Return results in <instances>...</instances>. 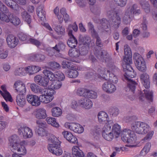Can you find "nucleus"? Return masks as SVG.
Masks as SVG:
<instances>
[{"mask_svg": "<svg viewBox=\"0 0 157 157\" xmlns=\"http://www.w3.org/2000/svg\"><path fill=\"white\" fill-rule=\"evenodd\" d=\"M132 129L137 133L147 135L142 139L144 141H149L152 138L154 132L151 130L150 126L147 123L140 121L134 122L131 125Z\"/></svg>", "mask_w": 157, "mask_h": 157, "instance_id": "nucleus-2", "label": "nucleus"}, {"mask_svg": "<svg viewBox=\"0 0 157 157\" xmlns=\"http://www.w3.org/2000/svg\"><path fill=\"white\" fill-rule=\"evenodd\" d=\"M14 87L17 91L21 94H24L26 92L25 85L21 81H18L15 82L14 85Z\"/></svg>", "mask_w": 157, "mask_h": 157, "instance_id": "nucleus-17", "label": "nucleus"}, {"mask_svg": "<svg viewBox=\"0 0 157 157\" xmlns=\"http://www.w3.org/2000/svg\"><path fill=\"white\" fill-rule=\"evenodd\" d=\"M34 116L39 119H44L47 117L46 110L44 108H39L36 110Z\"/></svg>", "mask_w": 157, "mask_h": 157, "instance_id": "nucleus-21", "label": "nucleus"}, {"mask_svg": "<svg viewBox=\"0 0 157 157\" xmlns=\"http://www.w3.org/2000/svg\"><path fill=\"white\" fill-rule=\"evenodd\" d=\"M23 20L26 22L28 24H30L31 21L30 16L26 11H24L21 13Z\"/></svg>", "mask_w": 157, "mask_h": 157, "instance_id": "nucleus-51", "label": "nucleus"}, {"mask_svg": "<svg viewBox=\"0 0 157 157\" xmlns=\"http://www.w3.org/2000/svg\"><path fill=\"white\" fill-rule=\"evenodd\" d=\"M72 62L68 60H65L63 61L62 62V65L64 68L66 67L68 68H70V67H72Z\"/></svg>", "mask_w": 157, "mask_h": 157, "instance_id": "nucleus-59", "label": "nucleus"}, {"mask_svg": "<svg viewBox=\"0 0 157 157\" xmlns=\"http://www.w3.org/2000/svg\"><path fill=\"white\" fill-rule=\"evenodd\" d=\"M25 74V69L22 67L17 69L14 71V74L15 75H24Z\"/></svg>", "mask_w": 157, "mask_h": 157, "instance_id": "nucleus-58", "label": "nucleus"}, {"mask_svg": "<svg viewBox=\"0 0 157 157\" xmlns=\"http://www.w3.org/2000/svg\"><path fill=\"white\" fill-rule=\"evenodd\" d=\"M18 134L24 139L31 138L33 136L32 130L28 127H21L18 129Z\"/></svg>", "mask_w": 157, "mask_h": 157, "instance_id": "nucleus-10", "label": "nucleus"}, {"mask_svg": "<svg viewBox=\"0 0 157 157\" xmlns=\"http://www.w3.org/2000/svg\"><path fill=\"white\" fill-rule=\"evenodd\" d=\"M109 19L107 20L105 19L102 20V28L105 31L106 29L109 28L110 26H114L115 28L119 27L121 23V13L119 11H115L113 10H109L107 13Z\"/></svg>", "mask_w": 157, "mask_h": 157, "instance_id": "nucleus-1", "label": "nucleus"}, {"mask_svg": "<svg viewBox=\"0 0 157 157\" xmlns=\"http://www.w3.org/2000/svg\"><path fill=\"white\" fill-rule=\"evenodd\" d=\"M62 134L64 138L70 143L73 144L77 143V139L71 132L67 131H64L62 132Z\"/></svg>", "mask_w": 157, "mask_h": 157, "instance_id": "nucleus-18", "label": "nucleus"}, {"mask_svg": "<svg viewBox=\"0 0 157 157\" xmlns=\"http://www.w3.org/2000/svg\"><path fill=\"white\" fill-rule=\"evenodd\" d=\"M124 56H132L131 51L130 48L127 45H125L124 46Z\"/></svg>", "mask_w": 157, "mask_h": 157, "instance_id": "nucleus-60", "label": "nucleus"}, {"mask_svg": "<svg viewBox=\"0 0 157 157\" xmlns=\"http://www.w3.org/2000/svg\"><path fill=\"white\" fill-rule=\"evenodd\" d=\"M44 9V7L43 6H40L36 10L37 16L41 20L43 21L45 20V12Z\"/></svg>", "mask_w": 157, "mask_h": 157, "instance_id": "nucleus-31", "label": "nucleus"}, {"mask_svg": "<svg viewBox=\"0 0 157 157\" xmlns=\"http://www.w3.org/2000/svg\"><path fill=\"white\" fill-rule=\"evenodd\" d=\"M151 146V143L148 142L144 145L143 149L140 151V155H145L149 151Z\"/></svg>", "mask_w": 157, "mask_h": 157, "instance_id": "nucleus-42", "label": "nucleus"}, {"mask_svg": "<svg viewBox=\"0 0 157 157\" xmlns=\"http://www.w3.org/2000/svg\"><path fill=\"white\" fill-rule=\"evenodd\" d=\"M45 56L41 54H33L30 57V59L32 61H40L44 60Z\"/></svg>", "mask_w": 157, "mask_h": 157, "instance_id": "nucleus-37", "label": "nucleus"}, {"mask_svg": "<svg viewBox=\"0 0 157 157\" xmlns=\"http://www.w3.org/2000/svg\"><path fill=\"white\" fill-rule=\"evenodd\" d=\"M62 85V82L57 80H53L50 85H48V88L54 90L59 89Z\"/></svg>", "mask_w": 157, "mask_h": 157, "instance_id": "nucleus-32", "label": "nucleus"}, {"mask_svg": "<svg viewBox=\"0 0 157 157\" xmlns=\"http://www.w3.org/2000/svg\"><path fill=\"white\" fill-rule=\"evenodd\" d=\"M60 13L62 15L65 21H67L69 19V16L66 13V9L64 8H62L60 10Z\"/></svg>", "mask_w": 157, "mask_h": 157, "instance_id": "nucleus-61", "label": "nucleus"}, {"mask_svg": "<svg viewBox=\"0 0 157 157\" xmlns=\"http://www.w3.org/2000/svg\"><path fill=\"white\" fill-rule=\"evenodd\" d=\"M140 77L144 86L146 88H149L150 85L149 75L147 73H144L141 75Z\"/></svg>", "mask_w": 157, "mask_h": 157, "instance_id": "nucleus-24", "label": "nucleus"}, {"mask_svg": "<svg viewBox=\"0 0 157 157\" xmlns=\"http://www.w3.org/2000/svg\"><path fill=\"white\" fill-rule=\"evenodd\" d=\"M68 76L70 78H75L78 75V72L75 70L71 69L67 72Z\"/></svg>", "mask_w": 157, "mask_h": 157, "instance_id": "nucleus-56", "label": "nucleus"}, {"mask_svg": "<svg viewBox=\"0 0 157 157\" xmlns=\"http://www.w3.org/2000/svg\"><path fill=\"white\" fill-rule=\"evenodd\" d=\"M108 69L107 71L109 73H113V72H115L118 71V69L112 63H109L108 65Z\"/></svg>", "mask_w": 157, "mask_h": 157, "instance_id": "nucleus-53", "label": "nucleus"}, {"mask_svg": "<svg viewBox=\"0 0 157 157\" xmlns=\"http://www.w3.org/2000/svg\"><path fill=\"white\" fill-rule=\"evenodd\" d=\"M87 92V89L82 88H78L76 90L77 95L85 97H86Z\"/></svg>", "mask_w": 157, "mask_h": 157, "instance_id": "nucleus-48", "label": "nucleus"}, {"mask_svg": "<svg viewBox=\"0 0 157 157\" xmlns=\"http://www.w3.org/2000/svg\"><path fill=\"white\" fill-rule=\"evenodd\" d=\"M55 92L53 90L44 89L41 91L40 98L42 102L45 104L51 102L54 98L53 95Z\"/></svg>", "mask_w": 157, "mask_h": 157, "instance_id": "nucleus-7", "label": "nucleus"}, {"mask_svg": "<svg viewBox=\"0 0 157 157\" xmlns=\"http://www.w3.org/2000/svg\"><path fill=\"white\" fill-rule=\"evenodd\" d=\"M7 12L5 13L4 11L0 12V20L3 22L8 23L10 21V18L11 15V13H9L8 14L6 13L9 12V10Z\"/></svg>", "mask_w": 157, "mask_h": 157, "instance_id": "nucleus-29", "label": "nucleus"}, {"mask_svg": "<svg viewBox=\"0 0 157 157\" xmlns=\"http://www.w3.org/2000/svg\"><path fill=\"white\" fill-rule=\"evenodd\" d=\"M36 132L39 136L41 137L47 136L49 135L43 128H36Z\"/></svg>", "mask_w": 157, "mask_h": 157, "instance_id": "nucleus-52", "label": "nucleus"}, {"mask_svg": "<svg viewBox=\"0 0 157 157\" xmlns=\"http://www.w3.org/2000/svg\"><path fill=\"white\" fill-rule=\"evenodd\" d=\"M28 43H30L38 47L41 45V43L38 40L36 39L30 38L28 41Z\"/></svg>", "mask_w": 157, "mask_h": 157, "instance_id": "nucleus-62", "label": "nucleus"}, {"mask_svg": "<svg viewBox=\"0 0 157 157\" xmlns=\"http://www.w3.org/2000/svg\"><path fill=\"white\" fill-rule=\"evenodd\" d=\"M98 58L102 60L103 62H105L107 63H110L111 58L107 53L105 51L101 52L100 55L97 56Z\"/></svg>", "mask_w": 157, "mask_h": 157, "instance_id": "nucleus-26", "label": "nucleus"}, {"mask_svg": "<svg viewBox=\"0 0 157 157\" xmlns=\"http://www.w3.org/2000/svg\"><path fill=\"white\" fill-rule=\"evenodd\" d=\"M54 29L59 35L62 36L65 34V29L61 25H55Z\"/></svg>", "mask_w": 157, "mask_h": 157, "instance_id": "nucleus-41", "label": "nucleus"}, {"mask_svg": "<svg viewBox=\"0 0 157 157\" xmlns=\"http://www.w3.org/2000/svg\"><path fill=\"white\" fill-rule=\"evenodd\" d=\"M10 20V22L14 25H18L21 23V21L19 18L12 14H11Z\"/></svg>", "mask_w": 157, "mask_h": 157, "instance_id": "nucleus-49", "label": "nucleus"}, {"mask_svg": "<svg viewBox=\"0 0 157 157\" xmlns=\"http://www.w3.org/2000/svg\"><path fill=\"white\" fill-rule=\"evenodd\" d=\"M102 129V134L105 133H107V132H110L111 126L113 124V122L112 121H109V122L105 123Z\"/></svg>", "mask_w": 157, "mask_h": 157, "instance_id": "nucleus-35", "label": "nucleus"}, {"mask_svg": "<svg viewBox=\"0 0 157 157\" xmlns=\"http://www.w3.org/2000/svg\"><path fill=\"white\" fill-rule=\"evenodd\" d=\"M9 141L12 149L13 145H16L21 142L20 138L16 135H13L10 136L9 138Z\"/></svg>", "mask_w": 157, "mask_h": 157, "instance_id": "nucleus-27", "label": "nucleus"}, {"mask_svg": "<svg viewBox=\"0 0 157 157\" xmlns=\"http://www.w3.org/2000/svg\"><path fill=\"white\" fill-rule=\"evenodd\" d=\"M133 58L136 66L140 71H145L146 65L144 60L140 54L135 53L133 55Z\"/></svg>", "mask_w": 157, "mask_h": 157, "instance_id": "nucleus-8", "label": "nucleus"}, {"mask_svg": "<svg viewBox=\"0 0 157 157\" xmlns=\"http://www.w3.org/2000/svg\"><path fill=\"white\" fill-rule=\"evenodd\" d=\"M55 78L60 81L63 80L65 78L64 74L61 72H57L55 74Z\"/></svg>", "mask_w": 157, "mask_h": 157, "instance_id": "nucleus-64", "label": "nucleus"}, {"mask_svg": "<svg viewBox=\"0 0 157 157\" xmlns=\"http://www.w3.org/2000/svg\"><path fill=\"white\" fill-rule=\"evenodd\" d=\"M121 138L123 141L128 144L126 146L131 147H134L133 145L136 142V136L133 132L128 129H125L121 132Z\"/></svg>", "mask_w": 157, "mask_h": 157, "instance_id": "nucleus-5", "label": "nucleus"}, {"mask_svg": "<svg viewBox=\"0 0 157 157\" xmlns=\"http://www.w3.org/2000/svg\"><path fill=\"white\" fill-rule=\"evenodd\" d=\"M26 98L27 101L33 106H38L40 104V97L36 95L28 94Z\"/></svg>", "mask_w": 157, "mask_h": 157, "instance_id": "nucleus-14", "label": "nucleus"}, {"mask_svg": "<svg viewBox=\"0 0 157 157\" xmlns=\"http://www.w3.org/2000/svg\"><path fill=\"white\" fill-rule=\"evenodd\" d=\"M116 5L121 7L124 6L126 4L127 0H113Z\"/></svg>", "mask_w": 157, "mask_h": 157, "instance_id": "nucleus-63", "label": "nucleus"}, {"mask_svg": "<svg viewBox=\"0 0 157 157\" xmlns=\"http://www.w3.org/2000/svg\"><path fill=\"white\" fill-rule=\"evenodd\" d=\"M16 101L17 105L21 107L25 104L26 102L25 96L21 94H19L17 96Z\"/></svg>", "mask_w": 157, "mask_h": 157, "instance_id": "nucleus-30", "label": "nucleus"}, {"mask_svg": "<svg viewBox=\"0 0 157 157\" xmlns=\"http://www.w3.org/2000/svg\"><path fill=\"white\" fill-rule=\"evenodd\" d=\"M64 126L66 128L79 134L82 133L84 131L83 127L77 123L67 122L65 123Z\"/></svg>", "mask_w": 157, "mask_h": 157, "instance_id": "nucleus-9", "label": "nucleus"}, {"mask_svg": "<svg viewBox=\"0 0 157 157\" xmlns=\"http://www.w3.org/2000/svg\"><path fill=\"white\" fill-rule=\"evenodd\" d=\"M80 40L83 44L87 47L89 46L91 41L90 38L87 36L82 37Z\"/></svg>", "mask_w": 157, "mask_h": 157, "instance_id": "nucleus-47", "label": "nucleus"}, {"mask_svg": "<svg viewBox=\"0 0 157 157\" xmlns=\"http://www.w3.org/2000/svg\"><path fill=\"white\" fill-rule=\"evenodd\" d=\"M72 150L74 157H85L83 152L78 147H73Z\"/></svg>", "mask_w": 157, "mask_h": 157, "instance_id": "nucleus-28", "label": "nucleus"}, {"mask_svg": "<svg viewBox=\"0 0 157 157\" xmlns=\"http://www.w3.org/2000/svg\"><path fill=\"white\" fill-rule=\"evenodd\" d=\"M142 9L146 13H148L150 11V5L147 2H141L140 3Z\"/></svg>", "mask_w": 157, "mask_h": 157, "instance_id": "nucleus-46", "label": "nucleus"}, {"mask_svg": "<svg viewBox=\"0 0 157 157\" xmlns=\"http://www.w3.org/2000/svg\"><path fill=\"white\" fill-rule=\"evenodd\" d=\"M98 122L100 123H105L111 121L109 120V118L108 114L105 112L102 111L99 112L97 115Z\"/></svg>", "mask_w": 157, "mask_h": 157, "instance_id": "nucleus-20", "label": "nucleus"}, {"mask_svg": "<svg viewBox=\"0 0 157 157\" xmlns=\"http://www.w3.org/2000/svg\"><path fill=\"white\" fill-rule=\"evenodd\" d=\"M6 41L9 46L11 48H13L18 44V40L16 37L12 35H8L6 38Z\"/></svg>", "mask_w": 157, "mask_h": 157, "instance_id": "nucleus-19", "label": "nucleus"}, {"mask_svg": "<svg viewBox=\"0 0 157 157\" xmlns=\"http://www.w3.org/2000/svg\"><path fill=\"white\" fill-rule=\"evenodd\" d=\"M141 13L140 10L139 8L138 5L136 4L129 7L127 6L125 10L123 21L125 24H129L131 21V18L134 15H139Z\"/></svg>", "mask_w": 157, "mask_h": 157, "instance_id": "nucleus-4", "label": "nucleus"}, {"mask_svg": "<svg viewBox=\"0 0 157 157\" xmlns=\"http://www.w3.org/2000/svg\"><path fill=\"white\" fill-rule=\"evenodd\" d=\"M30 87L32 91L35 93H40L41 91L44 89L39 87L38 85L35 84H31Z\"/></svg>", "mask_w": 157, "mask_h": 157, "instance_id": "nucleus-45", "label": "nucleus"}, {"mask_svg": "<svg viewBox=\"0 0 157 157\" xmlns=\"http://www.w3.org/2000/svg\"><path fill=\"white\" fill-rule=\"evenodd\" d=\"M97 97V93L93 90H88L86 98H89L94 99Z\"/></svg>", "mask_w": 157, "mask_h": 157, "instance_id": "nucleus-54", "label": "nucleus"}, {"mask_svg": "<svg viewBox=\"0 0 157 157\" xmlns=\"http://www.w3.org/2000/svg\"><path fill=\"white\" fill-rule=\"evenodd\" d=\"M43 73L48 78V80L53 81L55 78V74H54L52 71L44 70L43 71Z\"/></svg>", "mask_w": 157, "mask_h": 157, "instance_id": "nucleus-43", "label": "nucleus"}, {"mask_svg": "<svg viewBox=\"0 0 157 157\" xmlns=\"http://www.w3.org/2000/svg\"><path fill=\"white\" fill-rule=\"evenodd\" d=\"M112 132H109L107 133H105L102 134V136L103 138L105 140L110 141L112 140L113 138L114 134Z\"/></svg>", "mask_w": 157, "mask_h": 157, "instance_id": "nucleus-55", "label": "nucleus"}, {"mask_svg": "<svg viewBox=\"0 0 157 157\" xmlns=\"http://www.w3.org/2000/svg\"><path fill=\"white\" fill-rule=\"evenodd\" d=\"M51 112L52 115L54 117H58L61 116L62 113V109L58 107L53 108Z\"/></svg>", "mask_w": 157, "mask_h": 157, "instance_id": "nucleus-38", "label": "nucleus"}, {"mask_svg": "<svg viewBox=\"0 0 157 157\" xmlns=\"http://www.w3.org/2000/svg\"><path fill=\"white\" fill-rule=\"evenodd\" d=\"M132 56H124L123 60V67L124 68H128L131 67L130 64L132 63Z\"/></svg>", "mask_w": 157, "mask_h": 157, "instance_id": "nucleus-34", "label": "nucleus"}, {"mask_svg": "<svg viewBox=\"0 0 157 157\" xmlns=\"http://www.w3.org/2000/svg\"><path fill=\"white\" fill-rule=\"evenodd\" d=\"M44 77L40 75H38L35 76L34 79L35 82L40 85H44L46 83L43 82L42 80Z\"/></svg>", "mask_w": 157, "mask_h": 157, "instance_id": "nucleus-57", "label": "nucleus"}, {"mask_svg": "<svg viewBox=\"0 0 157 157\" xmlns=\"http://www.w3.org/2000/svg\"><path fill=\"white\" fill-rule=\"evenodd\" d=\"M87 26L89 29V32L91 34L92 36H97V33L95 30L92 23L90 22H88Z\"/></svg>", "mask_w": 157, "mask_h": 157, "instance_id": "nucleus-50", "label": "nucleus"}, {"mask_svg": "<svg viewBox=\"0 0 157 157\" xmlns=\"http://www.w3.org/2000/svg\"><path fill=\"white\" fill-rule=\"evenodd\" d=\"M106 71V69L105 68L98 69L96 73L94 75V78L99 81L103 79L106 80L107 76L105 74Z\"/></svg>", "mask_w": 157, "mask_h": 157, "instance_id": "nucleus-16", "label": "nucleus"}, {"mask_svg": "<svg viewBox=\"0 0 157 157\" xmlns=\"http://www.w3.org/2000/svg\"><path fill=\"white\" fill-rule=\"evenodd\" d=\"M25 143V141L23 140L16 145H13L12 150L17 152L20 155H25L27 153V150L24 146Z\"/></svg>", "mask_w": 157, "mask_h": 157, "instance_id": "nucleus-11", "label": "nucleus"}, {"mask_svg": "<svg viewBox=\"0 0 157 157\" xmlns=\"http://www.w3.org/2000/svg\"><path fill=\"white\" fill-rule=\"evenodd\" d=\"M8 6L14 10L17 11L19 10V6L17 3L21 5H25L26 3L25 0H12L11 2L7 0H2Z\"/></svg>", "mask_w": 157, "mask_h": 157, "instance_id": "nucleus-12", "label": "nucleus"}, {"mask_svg": "<svg viewBox=\"0 0 157 157\" xmlns=\"http://www.w3.org/2000/svg\"><path fill=\"white\" fill-rule=\"evenodd\" d=\"M125 69L127 70L124 75V77L127 81L128 86L126 89H129L130 90L133 92L135 90L136 86L137 85V83L131 78L135 77L136 75V73L131 67L129 68H127Z\"/></svg>", "mask_w": 157, "mask_h": 157, "instance_id": "nucleus-6", "label": "nucleus"}, {"mask_svg": "<svg viewBox=\"0 0 157 157\" xmlns=\"http://www.w3.org/2000/svg\"><path fill=\"white\" fill-rule=\"evenodd\" d=\"M121 131V127L118 124H115L113 126L112 132L116 138L119 136Z\"/></svg>", "mask_w": 157, "mask_h": 157, "instance_id": "nucleus-36", "label": "nucleus"}, {"mask_svg": "<svg viewBox=\"0 0 157 157\" xmlns=\"http://www.w3.org/2000/svg\"><path fill=\"white\" fill-rule=\"evenodd\" d=\"M50 143L48 144V148L49 151L56 155H60L63 153L60 147V142L54 135L49 134Z\"/></svg>", "mask_w": 157, "mask_h": 157, "instance_id": "nucleus-3", "label": "nucleus"}, {"mask_svg": "<svg viewBox=\"0 0 157 157\" xmlns=\"http://www.w3.org/2000/svg\"><path fill=\"white\" fill-rule=\"evenodd\" d=\"M65 48V45L62 42H59L56 44L54 47H52V48L53 49H54L56 51L59 52L63 51Z\"/></svg>", "mask_w": 157, "mask_h": 157, "instance_id": "nucleus-44", "label": "nucleus"}, {"mask_svg": "<svg viewBox=\"0 0 157 157\" xmlns=\"http://www.w3.org/2000/svg\"><path fill=\"white\" fill-rule=\"evenodd\" d=\"M46 120L48 124L56 128H57L59 127V124L56 122V119L54 117H48L46 118Z\"/></svg>", "mask_w": 157, "mask_h": 157, "instance_id": "nucleus-40", "label": "nucleus"}, {"mask_svg": "<svg viewBox=\"0 0 157 157\" xmlns=\"http://www.w3.org/2000/svg\"><path fill=\"white\" fill-rule=\"evenodd\" d=\"M1 89L2 90H0V93L5 100L6 101H12L13 99L11 95L7 91L5 86H1Z\"/></svg>", "mask_w": 157, "mask_h": 157, "instance_id": "nucleus-23", "label": "nucleus"}, {"mask_svg": "<svg viewBox=\"0 0 157 157\" xmlns=\"http://www.w3.org/2000/svg\"><path fill=\"white\" fill-rule=\"evenodd\" d=\"M68 54L71 57H77L79 56L80 52L78 49L74 48L69 50Z\"/></svg>", "mask_w": 157, "mask_h": 157, "instance_id": "nucleus-39", "label": "nucleus"}, {"mask_svg": "<svg viewBox=\"0 0 157 157\" xmlns=\"http://www.w3.org/2000/svg\"><path fill=\"white\" fill-rule=\"evenodd\" d=\"M68 34L70 38L67 41V44L71 48H75L77 44V40L72 33L71 30L69 32Z\"/></svg>", "mask_w": 157, "mask_h": 157, "instance_id": "nucleus-25", "label": "nucleus"}, {"mask_svg": "<svg viewBox=\"0 0 157 157\" xmlns=\"http://www.w3.org/2000/svg\"><path fill=\"white\" fill-rule=\"evenodd\" d=\"M102 88L104 91L109 94L113 93L116 90L115 86L109 82H105L102 84Z\"/></svg>", "mask_w": 157, "mask_h": 157, "instance_id": "nucleus-15", "label": "nucleus"}, {"mask_svg": "<svg viewBox=\"0 0 157 157\" xmlns=\"http://www.w3.org/2000/svg\"><path fill=\"white\" fill-rule=\"evenodd\" d=\"M4 43V40H0V58L2 59H5L7 57L8 53L7 51L4 49L2 47Z\"/></svg>", "mask_w": 157, "mask_h": 157, "instance_id": "nucleus-33", "label": "nucleus"}, {"mask_svg": "<svg viewBox=\"0 0 157 157\" xmlns=\"http://www.w3.org/2000/svg\"><path fill=\"white\" fill-rule=\"evenodd\" d=\"M152 94L151 91L147 90H143L140 92L139 93V99L141 101H143L145 98L150 99H151Z\"/></svg>", "mask_w": 157, "mask_h": 157, "instance_id": "nucleus-22", "label": "nucleus"}, {"mask_svg": "<svg viewBox=\"0 0 157 157\" xmlns=\"http://www.w3.org/2000/svg\"><path fill=\"white\" fill-rule=\"evenodd\" d=\"M78 104L81 108L87 109H90L93 105L91 100L87 98H81L78 101Z\"/></svg>", "mask_w": 157, "mask_h": 157, "instance_id": "nucleus-13", "label": "nucleus"}]
</instances>
